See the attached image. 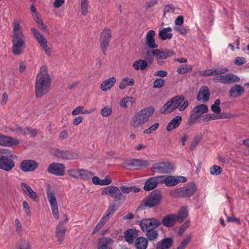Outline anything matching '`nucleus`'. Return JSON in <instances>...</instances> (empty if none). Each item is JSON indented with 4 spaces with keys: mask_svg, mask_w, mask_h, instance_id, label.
Returning <instances> with one entry per match:
<instances>
[{
    "mask_svg": "<svg viewBox=\"0 0 249 249\" xmlns=\"http://www.w3.org/2000/svg\"><path fill=\"white\" fill-rule=\"evenodd\" d=\"M51 79L48 73L46 66H42L37 75L35 83L36 97H42L49 90Z\"/></svg>",
    "mask_w": 249,
    "mask_h": 249,
    "instance_id": "1",
    "label": "nucleus"
},
{
    "mask_svg": "<svg viewBox=\"0 0 249 249\" xmlns=\"http://www.w3.org/2000/svg\"><path fill=\"white\" fill-rule=\"evenodd\" d=\"M12 53L16 55H20L26 47L24 36L19 23L15 21L13 23Z\"/></svg>",
    "mask_w": 249,
    "mask_h": 249,
    "instance_id": "2",
    "label": "nucleus"
},
{
    "mask_svg": "<svg viewBox=\"0 0 249 249\" xmlns=\"http://www.w3.org/2000/svg\"><path fill=\"white\" fill-rule=\"evenodd\" d=\"M154 111L155 108L152 106L142 109L136 113L132 118L131 120V125L134 127L138 128L145 124L148 121L149 117L153 115Z\"/></svg>",
    "mask_w": 249,
    "mask_h": 249,
    "instance_id": "3",
    "label": "nucleus"
},
{
    "mask_svg": "<svg viewBox=\"0 0 249 249\" xmlns=\"http://www.w3.org/2000/svg\"><path fill=\"white\" fill-rule=\"evenodd\" d=\"M196 190L197 187L196 183L192 182L184 187L170 191L169 195L174 198H188L193 196Z\"/></svg>",
    "mask_w": 249,
    "mask_h": 249,
    "instance_id": "4",
    "label": "nucleus"
},
{
    "mask_svg": "<svg viewBox=\"0 0 249 249\" xmlns=\"http://www.w3.org/2000/svg\"><path fill=\"white\" fill-rule=\"evenodd\" d=\"M14 157L10 150L0 149V169L7 172L11 171L15 165L12 159Z\"/></svg>",
    "mask_w": 249,
    "mask_h": 249,
    "instance_id": "5",
    "label": "nucleus"
},
{
    "mask_svg": "<svg viewBox=\"0 0 249 249\" xmlns=\"http://www.w3.org/2000/svg\"><path fill=\"white\" fill-rule=\"evenodd\" d=\"M162 194L158 189L152 191L142 202L137 211L142 209L143 206L149 208L153 207L159 204L161 199Z\"/></svg>",
    "mask_w": 249,
    "mask_h": 249,
    "instance_id": "6",
    "label": "nucleus"
},
{
    "mask_svg": "<svg viewBox=\"0 0 249 249\" xmlns=\"http://www.w3.org/2000/svg\"><path fill=\"white\" fill-rule=\"evenodd\" d=\"M185 100L183 95L176 96L167 101L160 108L162 114H169L179 107Z\"/></svg>",
    "mask_w": 249,
    "mask_h": 249,
    "instance_id": "7",
    "label": "nucleus"
},
{
    "mask_svg": "<svg viewBox=\"0 0 249 249\" xmlns=\"http://www.w3.org/2000/svg\"><path fill=\"white\" fill-rule=\"evenodd\" d=\"M208 111V106L205 104H200L195 106L191 111L187 121L188 124L189 125H193L203 114L207 113Z\"/></svg>",
    "mask_w": 249,
    "mask_h": 249,
    "instance_id": "8",
    "label": "nucleus"
},
{
    "mask_svg": "<svg viewBox=\"0 0 249 249\" xmlns=\"http://www.w3.org/2000/svg\"><path fill=\"white\" fill-rule=\"evenodd\" d=\"M47 196L51 205L52 213L54 217L57 219L59 218V212L55 195L53 190L50 186L47 189Z\"/></svg>",
    "mask_w": 249,
    "mask_h": 249,
    "instance_id": "9",
    "label": "nucleus"
},
{
    "mask_svg": "<svg viewBox=\"0 0 249 249\" xmlns=\"http://www.w3.org/2000/svg\"><path fill=\"white\" fill-rule=\"evenodd\" d=\"M111 38V34L110 30L108 28H104L100 33L99 39L100 47L102 53L104 55L106 54V50L109 45Z\"/></svg>",
    "mask_w": 249,
    "mask_h": 249,
    "instance_id": "10",
    "label": "nucleus"
},
{
    "mask_svg": "<svg viewBox=\"0 0 249 249\" xmlns=\"http://www.w3.org/2000/svg\"><path fill=\"white\" fill-rule=\"evenodd\" d=\"M149 165V163L147 160L136 159L125 160L123 163V166L125 168L133 167L136 169L146 168Z\"/></svg>",
    "mask_w": 249,
    "mask_h": 249,
    "instance_id": "11",
    "label": "nucleus"
},
{
    "mask_svg": "<svg viewBox=\"0 0 249 249\" xmlns=\"http://www.w3.org/2000/svg\"><path fill=\"white\" fill-rule=\"evenodd\" d=\"M54 155L57 158L65 160H72L78 157V154L70 150H60L56 149L54 151Z\"/></svg>",
    "mask_w": 249,
    "mask_h": 249,
    "instance_id": "12",
    "label": "nucleus"
},
{
    "mask_svg": "<svg viewBox=\"0 0 249 249\" xmlns=\"http://www.w3.org/2000/svg\"><path fill=\"white\" fill-rule=\"evenodd\" d=\"M143 231L156 229L161 225V222L155 218L142 219L140 223Z\"/></svg>",
    "mask_w": 249,
    "mask_h": 249,
    "instance_id": "13",
    "label": "nucleus"
},
{
    "mask_svg": "<svg viewBox=\"0 0 249 249\" xmlns=\"http://www.w3.org/2000/svg\"><path fill=\"white\" fill-rule=\"evenodd\" d=\"M173 169V167L171 163L169 162H161L153 164L152 170L153 172L163 174L171 172Z\"/></svg>",
    "mask_w": 249,
    "mask_h": 249,
    "instance_id": "14",
    "label": "nucleus"
},
{
    "mask_svg": "<svg viewBox=\"0 0 249 249\" xmlns=\"http://www.w3.org/2000/svg\"><path fill=\"white\" fill-rule=\"evenodd\" d=\"M65 165L62 163H52L48 167L47 171L49 173L56 176H63L65 174Z\"/></svg>",
    "mask_w": 249,
    "mask_h": 249,
    "instance_id": "15",
    "label": "nucleus"
},
{
    "mask_svg": "<svg viewBox=\"0 0 249 249\" xmlns=\"http://www.w3.org/2000/svg\"><path fill=\"white\" fill-rule=\"evenodd\" d=\"M38 165V163L34 160H24L21 162L20 168L23 172H31L35 170Z\"/></svg>",
    "mask_w": 249,
    "mask_h": 249,
    "instance_id": "16",
    "label": "nucleus"
},
{
    "mask_svg": "<svg viewBox=\"0 0 249 249\" xmlns=\"http://www.w3.org/2000/svg\"><path fill=\"white\" fill-rule=\"evenodd\" d=\"M19 143L18 140L13 137L0 134V145L11 147L18 145Z\"/></svg>",
    "mask_w": 249,
    "mask_h": 249,
    "instance_id": "17",
    "label": "nucleus"
},
{
    "mask_svg": "<svg viewBox=\"0 0 249 249\" xmlns=\"http://www.w3.org/2000/svg\"><path fill=\"white\" fill-rule=\"evenodd\" d=\"M160 176L149 178L144 184L143 189L146 191H150L156 188L158 183H160Z\"/></svg>",
    "mask_w": 249,
    "mask_h": 249,
    "instance_id": "18",
    "label": "nucleus"
},
{
    "mask_svg": "<svg viewBox=\"0 0 249 249\" xmlns=\"http://www.w3.org/2000/svg\"><path fill=\"white\" fill-rule=\"evenodd\" d=\"M210 96L209 89L207 86L202 87L197 95L196 100L200 101L202 100L203 103H206L209 101Z\"/></svg>",
    "mask_w": 249,
    "mask_h": 249,
    "instance_id": "19",
    "label": "nucleus"
},
{
    "mask_svg": "<svg viewBox=\"0 0 249 249\" xmlns=\"http://www.w3.org/2000/svg\"><path fill=\"white\" fill-rule=\"evenodd\" d=\"M155 32L154 30L149 31L145 37V42L147 46L151 49L155 50L158 47V45L155 43Z\"/></svg>",
    "mask_w": 249,
    "mask_h": 249,
    "instance_id": "20",
    "label": "nucleus"
},
{
    "mask_svg": "<svg viewBox=\"0 0 249 249\" xmlns=\"http://www.w3.org/2000/svg\"><path fill=\"white\" fill-rule=\"evenodd\" d=\"M20 187L23 191L26 193L31 199L36 202L39 201V197L37 194L33 190V189L26 184L23 182L20 183Z\"/></svg>",
    "mask_w": 249,
    "mask_h": 249,
    "instance_id": "21",
    "label": "nucleus"
},
{
    "mask_svg": "<svg viewBox=\"0 0 249 249\" xmlns=\"http://www.w3.org/2000/svg\"><path fill=\"white\" fill-rule=\"evenodd\" d=\"M221 83L225 84H230L237 83L240 81V78L233 73H228L226 75H222Z\"/></svg>",
    "mask_w": 249,
    "mask_h": 249,
    "instance_id": "22",
    "label": "nucleus"
},
{
    "mask_svg": "<svg viewBox=\"0 0 249 249\" xmlns=\"http://www.w3.org/2000/svg\"><path fill=\"white\" fill-rule=\"evenodd\" d=\"M245 89L239 84L234 85L229 91V95L232 98H237L242 95Z\"/></svg>",
    "mask_w": 249,
    "mask_h": 249,
    "instance_id": "23",
    "label": "nucleus"
},
{
    "mask_svg": "<svg viewBox=\"0 0 249 249\" xmlns=\"http://www.w3.org/2000/svg\"><path fill=\"white\" fill-rule=\"evenodd\" d=\"M182 118L181 116L178 115L174 117L168 124L166 130L171 131L177 128L180 124Z\"/></svg>",
    "mask_w": 249,
    "mask_h": 249,
    "instance_id": "24",
    "label": "nucleus"
},
{
    "mask_svg": "<svg viewBox=\"0 0 249 249\" xmlns=\"http://www.w3.org/2000/svg\"><path fill=\"white\" fill-rule=\"evenodd\" d=\"M66 228L63 226V222H60L56 228L55 235L58 238L60 244H62L64 240Z\"/></svg>",
    "mask_w": 249,
    "mask_h": 249,
    "instance_id": "25",
    "label": "nucleus"
},
{
    "mask_svg": "<svg viewBox=\"0 0 249 249\" xmlns=\"http://www.w3.org/2000/svg\"><path fill=\"white\" fill-rule=\"evenodd\" d=\"M175 214H170L166 215L163 218L161 224H162L166 227H172L174 226L177 222Z\"/></svg>",
    "mask_w": 249,
    "mask_h": 249,
    "instance_id": "26",
    "label": "nucleus"
},
{
    "mask_svg": "<svg viewBox=\"0 0 249 249\" xmlns=\"http://www.w3.org/2000/svg\"><path fill=\"white\" fill-rule=\"evenodd\" d=\"M173 244V240L171 237H167L158 242L157 249H169Z\"/></svg>",
    "mask_w": 249,
    "mask_h": 249,
    "instance_id": "27",
    "label": "nucleus"
},
{
    "mask_svg": "<svg viewBox=\"0 0 249 249\" xmlns=\"http://www.w3.org/2000/svg\"><path fill=\"white\" fill-rule=\"evenodd\" d=\"M113 243V240L106 237H104L99 239V246L97 249H112L110 245Z\"/></svg>",
    "mask_w": 249,
    "mask_h": 249,
    "instance_id": "28",
    "label": "nucleus"
},
{
    "mask_svg": "<svg viewBox=\"0 0 249 249\" xmlns=\"http://www.w3.org/2000/svg\"><path fill=\"white\" fill-rule=\"evenodd\" d=\"M160 183H164L166 186H173L178 184V181H176V177L174 176H160Z\"/></svg>",
    "mask_w": 249,
    "mask_h": 249,
    "instance_id": "29",
    "label": "nucleus"
},
{
    "mask_svg": "<svg viewBox=\"0 0 249 249\" xmlns=\"http://www.w3.org/2000/svg\"><path fill=\"white\" fill-rule=\"evenodd\" d=\"M172 30V28L170 27L160 30L159 33V38L162 40L171 39L173 37V34L171 33Z\"/></svg>",
    "mask_w": 249,
    "mask_h": 249,
    "instance_id": "30",
    "label": "nucleus"
},
{
    "mask_svg": "<svg viewBox=\"0 0 249 249\" xmlns=\"http://www.w3.org/2000/svg\"><path fill=\"white\" fill-rule=\"evenodd\" d=\"M136 230L133 229L127 230L124 234V238L126 242L129 244H132L134 242V240L136 238Z\"/></svg>",
    "mask_w": 249,
    "mask_h": 249,
    "instance_id": "31",
    "label": "nucleus"
},
{
    "mask_svg": "<svg viewBox=\"0 0 249 249\" xmlns=\"http://www.w3.org/2000/svg\"><path fill=\"white\" fill-rule=\"evenodd\" d=\"M116 81V78L112 77L104 81L101 84V89L103 91H107L113 86Z\"/></svg>",
    "mask_w": 249,
    "mask_h": 249,
    "instance_id": "32",
    "label": "nucleus"
},
{
    "mask_svg": "<svg viewBox=\"0 0 249 249\" xmlns=\"http://www.w3.org/2000/svg\"><path fill=\"white\" fill-rule=\"evenodd\" d=\"M147 239L143 237H140L136 239L134 246L136 249H146L147 247Z\"/></svg>",
    "mask_w": 249,
    "mask_h": 249,
    "instance_id": "33",
    "label": "nucleus"
},
{
    "mask_svg": "<svg viewBox=\"0 0 249 249\" xmlns=\"http://www.w3.org/2000/svg\"><path fill=\"white\" fill-rule=\"evenodd\" d=\"M188 214V210L186 207H182L177 214H175L177 222L181 223L187 217Z\"/></svg>",
    "mask_w": 249,
    "mask_h": 249,
    "instance_id": "34",
    "label": "nucleus"
},
{
    "mask_svg": "<svg viewBox=\"0 0 249 249\" xmlns=\"http://www.w3.org/2000/svg\"><path fill=\"white\" fill-rule=\"evenodd\" d=\"M9 130L13 132L15 135L19 136H26L25 127H23L19 125H16L14 126L10 127Z\"/></svg>",
    "mask_w": 249,
    "mask_h": 249,
    "instance_id": "35",
    "label": "nucleus"
},
{
    "mask_svg": "<svg viewBox=\"0 0 249 249\" xmlns=\"http://www.w3.org/2000/svg\"><path fill=\"white\" fill-rule=\"evenodd\" d=\"M132 66L136 70H143L147 67V62L145 60L139 59L135 61Z\"/></svg>",
    "mask_w": 249,
    "mask_h": 249,
    "instance_id": "36",
    "label": "nucleus"
},
{
    "mask_svg": "<svg viewBox=\"0 0 249 249\" xmlns=\"http://www.w3.org/2000/svg\"><path fill=\"white\" fill-rule=\"evenodd\" d=\"M120 189L124 194H128L131 192L138 193L140 191V188L135 186L128 187L123 185L120 186Z\"/></svg>",
    "mask_w": 249,
    "mask_h": 249,
    "instance_id": "37",
    "label": "nucleus"
},
{
    "mask_svg": "<svg viewBox=\"0 0 249 249\" xmlns=\"http://www.w3.org/2000/svg\"><path fill=\"white\" fill-rule=\"evenodd\" d=\"M144 232H146V237L149 241L156 240L159 235L157 231L154 230V229L144 231Z\"/></svg>",
    "mask_w": 249,
    "mask_h": 249,
    "instance_id": "38",
    "label": "nucleus"
},
{
    "mask_svg": "<svg viewBox=\"0 0 249 249\" xmlns=\"http://www.w3.org/2000/svg\"><path fill=\"white\" fill-rule=\"evenodd\" d=\"M129 80V79L127 77L124 78L120 83L119 88L121 89H124L127 86H133L134 84V80L133 79Z\"/></svg>",
    "mask_w": 249,
    "mask_h": 249,
    "instance_id": "39",
    "label": "nucleus"
},
{
    "mask_svg": "<svg viewBox=\"0 0 249 249\" xmlns=\"http://www.w3.org/2000/svg\"><path fill=\"white\" fill-rule=\"evenodd\" d=\"M79 172V178L82 180H88L93 175L92 172L81 169Z\"/></svg>",
    "mask_w": 249,
    "mask_h": 249,
    "instance_id": "40",
    "label": "nucleus"
},
{
    "mask_svg": "<svg viewBox=\"0 0 249 249\" xmlns=\"http://www.w3.org/2000/svg\"><path fill=\"white\" fill-rule=\"evenodd\" d=\"M152 53L154 56H155L157 58H160L162 59H165L167 58V56L165 55L163 49H157L153 50L152 51Z\"/></svg>",
    "mask_w": 249,
    "mask_h": 249,
    "instance_id": "41",
    "label": "nucleus"
},
{
    "mask_svg": "<svg viewBox=\"0 0 249 249\" xmlns=\"http://www.w3.org/2000/svg\"><path fill=\"white\" fill-rule=\"evenodd\" d=\"M116 191H114L113 193L111 195V197H113L115 200L118 201L120 200H125V196L123 195L120 192V189L116 187Z\"/></svg>",
    "mask_w": 249,
    "mask_h": 249,
    "instance_id": "42",
    "label": "nucleus"
},
{
    "mask_svg": "<svg viewBox=\"0 0 249 249\" xmlns=\"http://www.w3.org/2000/svg\"><path fill=\"white\" fill-rule=\"evenodd\" d=\"M17 249H31V246L28 240H20L17 246Z\"/></svg>",
    "mask_w": 249,
    "mask_h": 249,
    "instance_id": "43",
    "label": "nucleus"
},
{
    "mask_svg": "<svg viewBox=\"0 0 249 249\" xmlns=\"http://www.w3.org/2000/svg\"><path fill=\"white\" fill-rule=\"evenodd\" d=\"M221 104V101L220 99H217L214 101V104L212 105L211 108V110L216 114H219L221 113V108L219 105Z\"/></svg>",
    "mask_w": 249,
    "mask_h": 249,
    "instance_id": "44",
    "label": "nucleus"
},
{
    "mask_svg": "<svg viewBox=\"0 0 249 249\" xmlns=\"http://www.w3.org/2000/svg\"><path fill=\"white\" fill-rule=\"evenodd\" d=\"M192 70L191 65H183L179 67L177 70V71L179 74H185Z\"/></svg>",
    "mask_w": 249,
    "mask_h": 249,
    "instance_id": "45",
    "label": "nucleus"
},
{
    "mask_svg": "<svg viewBox=\"0 0 249 249\" xmlns=\"http://www.w3.org/2000/svg\"><path fill=\"white\" fill-rule=\"evenodd\" d=\"M117 209L118 207L116 204H111L107 208L105 214L109 217L114 214Z\"/></svg>",
    "mask_w": 249,
    "mask_h": 249,
    "instance_id": "46",
    "label": "nucleus"
},
{
    "mask_svg": "<svg viewBox=\"0 0 249 249\" xmlns=\"http://www.w3.org/2000/svg\"><path fill=\"white\" fill-rule=\"evenodd\" d=\"M38 130L36 128H32V127L26 126L25 127L26 136L30 135L31 137H35L37 134Z\"/></svg>",
    "mask_w": 249,
    "mask_h": 249,
    "instance_id": "47",
    "label": "nucleus"
},
{
    "mask_svg": "<svg viewBox=\"0 0 249 249\" xmlns=\"http://www.w3.org/2000/svg\"><path fill=\"white\" fill-rule=\"evenodd\" d=\"M81 169H71L68 170L67 172L68 175L71 176V178L78 179L79 178V172H80Z\"/></svg>",
    "mask_w": 249,
    "mask_h": 249,
    "instance_id": "48",
    "label": "nucleus"
},
{
    "mask_svg": "<svg viewBox=\"0 0 249 249\" xmlns=\"http://www.w3.org/2000/svg\"><path fill=\"white\" fill-rule=\"evenodd\" d=\"M210 171L211 175L217 176L222 173V170L220 166L214 165L210 168Z\"/></svg>",
    "mask_w": 249,
    "mask_h": 249,
    "instance_id": "49",
    "label": "nucleus"
},
{
    "mask_svg": "<svg viewBox=\"0 0 249 249\" xmlns=\"http://www.w3.org/2000/svg\"><path fill=\"white\" fill-rule=\"evenodd\" d=\"M89 5L88 0H81V10L82 14L86 16L88 13V7Z\"/></svg>",
    "mask_w": 249,
    "mask_h": 249,
    "instance_id": "50",
    "label": "nucleus"
},
{
    "mask_svg": "<svg viewBox=\"0 0 249 249\" xmlns=\"http://www.w3.org/2000/svg\"><path fill=\"white\" fill-rule=\"evenodd\" d=\"M116 186H110L105 188L102 190V195H109L111 196L114 191H116Z\"/></svg>",
    "mask_w": 249,
    "mask_h": 249,
    "instance_id": "51",
    "label": "nucleus"
},
{
    "mask_svg": "<svg viewBox=\"0 0 249 249\" xmlns=\"http://www.w3.org/2000/svg\"><path fill=\"white\" fill-rule=\"evenodd\" d=\"M34 19L41 30H43L44 32H48L47 26L44 24L42 20L39 18L38 16H36V17H34Z\"/></svg>",
    "mask_w": 249,
    "mask_h": 249,
    "instance_id": "52",
    "label": "nucleus"
},
{
    "mask_svg": "<svg viewBox=\"0 0 249 249\" xmlns=\"http://www.w3.org/2000/svg\"><path fill=\"white\" fill-rule=\"evenodd\" d=\"M165 83V81L163 79L161 78H157L154 81L153 88H160L162 87Z\"/></svg>",
    "mask_w": 249,
    "mask_h": 249,
    "instance_id": "53",
    "label": "nucleus"
},
{
    "mask_svg": "<svg viewBox=\"0 0 249 249\" xmlns=\"http://www.w3.org/2000/svg\"><path fill=\"white\" fill-rule=\"evenodd\" d=\"M201 138L200 136H196L194 138L190 146V150L193 151L200 142Z\"/></svg>",
    "mask_w": 249,
    "mask_h": 249,
    "instance_id": "54",
    "label": "nucleus"
},
{
    "mask_svg": "<svg viewBox=\"0 0 249 249\" xmlns=\"http://www.w3.org/2000/svg\"><path fill=\"white\" fill-rule=\"evenodd\" d=\"M175 7L172 4H169L164 7L163 16L165 17L167 13H175Z\"/></svg>",
    "mask_w": 249,
    "mask_h": 249,
    "instance_id": "55",
    "label": "nucleus"
},
{
    "mask_svg": "<svg viewBox=\"0 0 249 249\" xmlns=\"http://www.w3.org/2000/svg\"><path fill=\"white\" fill-rule=\"evenodd\" d=\"M212 70V75L221 74L225 72H226L228 71V69L226 68H217L215 70Z\"/></svg>",
    "mask_w": 249,
    "mask_h": 249,
    "instance_id": "56",
    "label": "nucleus"
},
{
    "mask_svg": "<svg viewBox=\"0 0 249 249\" xmlns=\"http://www.w3.org/2000/svg\"><path fill=\"white\" fill-rule=\"evenodd\" d=\"M112 113V109L108 107H105L101 110V114L104 117H107Z\"/></svg>",
    "mask_w": 249,
    "mask_h": 249,
    "instance_id": "57",
    "label": "nucleus"
},
{
    "mask_svg": "<svg viewBox=\"0 0 249 249\" xmlns=\"http://www.w3.org/2000/svg\"><path fill=\"white\" fill-rule=\"evenodd\" d=\"M159 126V124L158 123H156L153 125H151L148 129H145L143 131L144 134H150L153 131L156 130L158 128Z\"/></svg>",
    "mask_w": 249,
    "mask_h": 249,
    "instance_id": "58",
    "label": "nucleus"
},
{
    "mask_svg": "<svg viewBox=\"0 0 249 249\" xmlns=\"http://www.w3.org/2000/svg\"><path fill=\"white\" fill-rule=\"evenodd\" d=\"M22 206L25 211V213H26V214L30 216L31 215V212L30 210V207L28 203L26 201H24L22 202Z\"/></svg>",
    "mask_w": 249,
    "mask_h": 249,
    "instance_id": "59",
    "label": "nucleus"
},
{
    "mask_svg": "<svg viewBox=\"0 0 249 249\" xmlns=\"http://www.w3.org/2000/svg\"><path fill=\"white\" fill-rule=\"evenodd\" d=\"M247 61L245 57H237L234 60V64L237 66H241L246 63Z\"/></svg>",
    "mask_w": 249,
    "mask_h": 249,
    "instance_id": "60",
    "label": "nucleus"
},
{
    "mask_svg": "<svg viewBox=\"0 0 249 249\" xmlns=\"http://www.w3.org/2000/svg\"><path fill=\"white\" fill-rule=\"evenodd\" d=\"M154 56L152 53V52L150 51H147L145 55L144 56L145 59L146 60V61L149 63V64H151L153 60Z\"/></svg>",
    "mask_w": 249,
    "mask_h": 249,
    "instance_id": "61",
    "label": "nucleus"
},
{
    "mask_svg": "<svg viewBox=\"0 0 249 249\" xmlns=\"http://www.w3.org/2000/svg\"><path fill=\"white\" fill-rule=\"evenodd\" d=\"M190 222L188 221L184 223L180 227L178 230V234L181 235L185 230L189 227Z\"/></svg>",
    "mask_w": 249,
    "mask_h": 249,
    "instance_id": "62",
    "label": "nucleus"
},
{
    "mask_svg": "<svg viewBox=\"0 0 249 249\" xmlns=\"http://www.w3.org/2000/svg\"><path fill=\"white\" fill-rule=\"evenodd\" d=\"M132 99H133V98L131 97L124 98L121 100L120 105L123 107H124V108L127 107V103L129 102H131L130 101V100H132Z\"/></svg>",
    "mask_w": 249,
    "mask_h": 249,
    "instance_id": "63",
    "label": "nucleus"
},
{
    "mask_svg": "<svg viewBox=\"0 0 249 249\" xmlns=\"http://www.w3.org/2000/svg\"><path fill=\"white\" fill-rule=\"evenodd\" d=\"M191 240V236L189 235L181 241L179 246L183 249L190 242Z\"/></svg>",
    "mask_w": 249,
    "mask_h": 249,
    "instance_id": "64",
    "label": "nucleus"
}]
</instances>
